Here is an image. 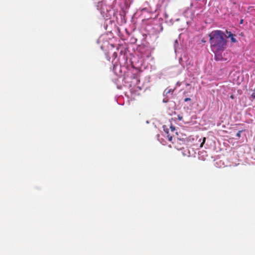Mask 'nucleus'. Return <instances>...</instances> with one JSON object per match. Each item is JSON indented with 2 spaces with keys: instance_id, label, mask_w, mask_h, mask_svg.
<instances>
[{
  "instance_id": "f257e3e1",
  "label": "nucleus",
  "mask_w": 255,
  "mask_h": 255,
  "mask_svg": "<svg viewBox=\"0 0 255 255\" xmlns=\"http://www.w3.org/2000/svg\"><path fill=\"white\" fill-rule=\"evenodd\" d=\"M224 35L223 31L219 30H214L209 34L211 48L214 53L223 51L226 48L227 40Z\"/></svg>"
},
{
  "instance_id": "f03ea898",
  "label": "nucleus",
  "mask_w": 255,
  "mask_h": 255,
  "mask_svg": "<svg viewBox=\"0 0 255 255\" xmlns=\"http://www.w3.org/2000/svg\"><path fill=\"white\" fill-rule=\"evenodd\" d=\"M163 130L167 134V137L169 141H171L173 147L178 150H182L184 148L186 144V140L184 139H180L178 138H174V141H172L173 136L170 134L169 129L166 128V126L163 127Z\"/></svg>"
},
{
  "instance_id": "7ed1b4c3",
  "label": "nucleus",
  "mask_w": 255,
  "mask_h": 255,
  "mask_svg": "<svg viewBox=\"0 0 255 255\" xmlns=\"http://www.w3.org/2000/svg\"><path fill=\"white\" fill-rule=\"evenodd\" d=\"M233 33H232L230 31H226V34L224 35L226 38H230L232 35H233Z\"/></svg>"
},
{
  "instance_id": "20e7f679",
  "label": "nucleus",
  "mask_w": 255,
  "mask_h": 255,
  "mask_svg": "<svg viewBox=\"0 0 255 255\" xmlns=\"http://www.w3.org/2000/svg\"><path fill=\"white\" fill-rule=\"evenodd\" d=\"M235 35L233 34L230 38H231V40L233 43H236L237 42V40L236 38H235Z\"/></svg>"
},
{
  "instance_id": "39448f33",
  "label": "nucleus",
  "mask_w": 255,
  "mask_h": 255,
  "mask_svg": "<svg viewBox=\"0 0 255 255\" xmlns=\"http://www.w3.org/2000/svg\"><path fill=\"white\" fill-rule=\"evenodd\" d=\"M206 137H204L203 138V141L201 142V143L200 144V147H203V144L205 143V142L206 141Z\"/></svg>"
},
{
  "instance_id": "423d86ee",
  "label": "nucleus",
  "mask_w": 255,
  "mask_h": 255,
  "mask_svg": "<svg viewBox=\"0 0 255 255\" xmlns=\"http://www.w3.org/2000/svg\"><path fill=\"white\" fill-rule=\"evenodd\" d=\"M170 128L172 132H174L175 131V128L173 126L171 125Z\"/></svg>"
},
{
  "instance_id": "0eeeda50",
  "label": "nucleus",
  "mask_w": 255,
  "mask_h": 255,
  "mask_svg": "<svg viewBox=\"0 0 255 255\" xmlns=\"http://www.w3.org/2000/svg\"><path fill=\"white\" fill-rule=\"evenodd\" d=\"M243 130H239L236 134V136L238 137H241V132L243 131Z\"/></svg>"
},
{
  "instance_id": "6e6552de",
  "label": "nucleus",
  "mask_w": 255,
  "mask_h": 255,
  "mask_svg": "<svg viewBox=\"0 0 255 255\" xmlns=\"http://www.w3.org/2000/svg\"><path fill=\"white\" fill-rule=\"evenodd\" d=\"M171 92V90L169 89V90H167L166 89L165 91H164V93H165L166 94H167L169 93H170Z\"/></svg>"
},
{
  "instance_id": "1a4fd4ad",
  "label": "nucleus",
  "mask_w": 255,
  "mask_h": 255,
  "mask_svg": "<svg viewBox=\"0 0 255 255\" xmlns=\"http://www.w3.org/2000/svg\"><path fill=\"white\" fill-rule=\"evenodd\" d=\"M191 100V99L189 98H186L184 99V101L185 102H188V101H190Z\"/></svg>"
},
{
  "instance_id": "9d476101",
  "label": "nucleus",
  "mask_w": 255,
  "mask_h": 255,
  "mask_svg": "<svg viewBox=\"0 0 255 255\" xmlns=\"http://www.w3.org/2000/svg\"><path fill=\"white\" fill-rule=\"evenodd\" d=\"M178 119L179 121H181L182 120V117L180 115L178 116Z\"/></svg>"
},
{
  "instance_id": "9b49d317",
  "label": "nucleus",
  "mask_w": 255,
  "mask_h": 255,
  "mask_svg": "<svg viewBox=\"0 0 255 255\" xmlns=\"http://www.w3.org/2000/svg\"><path fill=\"white\" fill-rule=\"evenodd\" d=\"M252 96L254 98H255V93H253L252 95Z\"/></svg>"
},
{
  "instance_id": "f8f14e48",
  "label": "nucleus",
  "mask_w": 255,
  "mask_h": 255,
  "mask_svg": "<svg viewBox=\"0 0 255 255\" xmlns=\"http://www.w3.org/2000/svg\"><path fill=\"white\" fill-rule=\"evenodd\" d=\"M230 98H231V99H233L234 97V96H233V95H231V97H230Z\"/></svg>"
},
{
  "instance_id": "ddd939ff",
  "label": "nucleus",
  "mask_w": 255,
  "mask_h": 255,
  "mask_svg": "<svg viewBox=\"0 0 255 255\" xmlns=\"http://www.w3.org/2000/svg\"><path fill=\"white\" fill-rule=\"evenodd\" d=\"M243 19H242V20H241L240 23H243Z\"/></svg>"
}]
</instances>
